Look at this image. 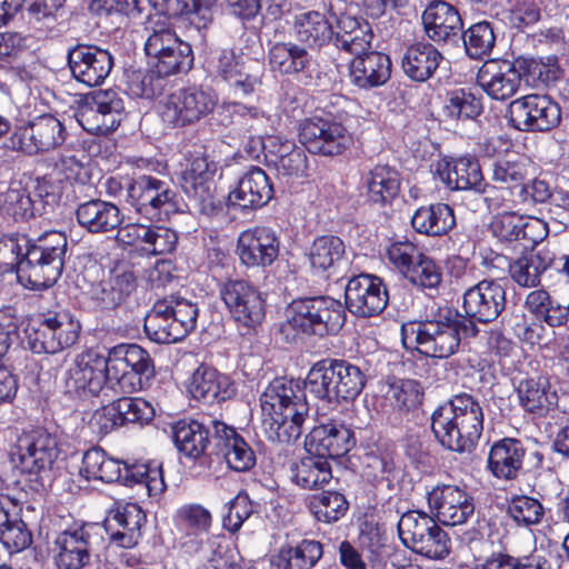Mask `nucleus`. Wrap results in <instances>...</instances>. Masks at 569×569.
Segmentation results:
<instances>
[{
  "mask_svg": "<svg viewBox=\"0 0 569 569\" xmlns=\"http://www.w3.org/2000/svg\"><path fill=\"white\" fill-rule=\"evenodd\" d=\"M260 406L263 431L270 441L291 443L300 438L309 405L299 382L273 379L262 392Z\"/></svg>",
  "mask_w": 569,
  "mask_h": 569,
  "instance_id": "1",
  "label": "nucleus"
},
{
  "mask_svg": "<svg viewBox=\"0 0 569 569\" xmlns=\"http://www.w3.org/2000/svg\"><path fill=\"white\" fill-rule=\"evenodd\" d=\"M126 200L151 221H163L179 209L178 194L169 181L151 174L132 178L126 188Z\"/></svg>",
  "mask_w": 569,
  "mask_h": 569,
  "instance_id": "8",
  "label": "nucleus"
},
{
  "mask_svg": "<svg viewBox=\"0 0 569 569\" xmlns=\"http://www.w3.org/2000/svg\"><path fill=\"white\" fill-rule=\"evenodd\" d=\"M431 430L443 448L471 452L483 430V410L479 400L466 392L453 396L432 412Z\"/></svg>",
  "mask_w": 569,
  "mask_h": 569,
  "instance_id": "2",
  "label": "nucleus"
},
{
  "mask_svg": "<svg viewBox=\"0 0 569 569\" xmlns=\"http://www.w3.org/2000/svg\"><path fill=\"white\" fill-rule=\"evenodd\" d=\"M220 296L238 327L249 333L264 319V301L251 283L229 279L220 288Z\"/></svg>",
  "mask_w": 569,
  "mask_h": 569,
  "instance_id": "18",
  "label": "nucleus"
},
{
  "mask_svg": "<svg viewBox=\"0 0 569 569\" xmlns=\"http://www.w3.org/2000/svg\"><path fill=\"white\" fill-rule=\"evenodd\" d=\"M401 333L405 346L415 343V348L427 357L445 359L459 349L457 327L447 318L403 325Z\"/></svg>",
  "mask_w": 569,
  "mask_h": 569,
  "instance_id": "12",
  "label": "nucleus"
},
{
  "mask_svg": "<svg viewBox=\"0 0 569 569\" xmlns=\"http://www.w3.org/2000/svg\"><path fill=\"white\" fill-rule=\"evenodd\" d=\"M68 64L74 80L88 87H96L104 82L114 62L108 50L80 43L68 50Z\"/></svg>",
  "mask_w": 569,
  "mask_h": 569,
  "instance_id": "23",
  "label": "nucleus"
},
{
  "mask_svg": "<svg viewBox=\"0 0 569 569\" xmlns=\"http://www.w3.org/2000/svg\"><path fill=\"white\" fill-rule=\"evenodd\" d=\"M323 555L322 543L313 539H303L297 546L283 545L272 557L277 569H311Z\"/></svg>",
  "mask_w": 569,
  "mask_h": 569,
  "instance_id": "48",
  "label": "nucleus"
},
{
  "mask_svg": "<svg viewBox=\"0 0 569 569\" xmlns=\"http://www.w3.org/2000/svg\"><path fill=\"white\" fill-rule=\"evenodd\" d=\"M177 321L171 317L167 302L157 301L144 318V331L157 343H174L184 339Z\"/></svg>",
  "mask_w": 569,
  "mask_h": 569,
  "instance_id": "52",
  "label": "nucleus"
},
{
  "mask_svg": "<svg viewBox=\"0 0 569 569\" xmlns=\"http://www.w3.org/2000/svg\"><path fill=\"white\" fill-rule=\"evenodd\" d=\"M507 119L519 131L545 132L560 123L561 110L549 96L531 93L510 102Z\"/></svg>",
  "mask_w": 569,
  "mask_h": 569,
  "instance_id": "16",
  "label": "nucleus"
},
{
  "mask_svg": "<svg viewBox=\"0 0 569 569\" xmlns=\"http://www.w3.org/2000/svg\"><path fill=\"white\" fill-rule=\"evenodd\" d=\"M272 197L270 178L261 168L251 167L229 192L227 206L229 209H257L267 204Z\"/></svg>",
  "mask_w": 569,
  "mask_h": 569,
  "instance_id": "28",
  "label": "nucleus"
},
{
  "mask_svg": "<svg viewBox=\"0 0 569 569\" xmlns=\"http://www.w3.org/2000/svg\"><path fill=\"white\" fill-rule=\"evenodd\" d=\"M218 103L216 93L202 87L191 86L170 93L160 104L163 122L182 128L194 124L210 114Z\"/></svg>",
  "mask_w": 569,
  "mask_h": 569,
  "instance_id": "11",
  "label": "nucleus"
},
{
  "mask_svg": "<svg viewBox=\"0 0 569 569\" xmlns=\"http://www.w3.org/2000/svg\"><path fill=\"white\" fill-rule=\"evenodd\" d=\"M462 40L470 58L483 59L491 53L496 43V34L490 22L480 21L463 31Z\"/></svg>",
  "mask_w": 569,
  "mask_h": 569,
  "instance_id": "59",
  "label": "nucleus"
},
{
  "mask_svg": "<svg viewBox=\"0 0 569 569\" xmlns=\"http://www.w3.org/2000/svg\"><path fill=\"white\" fill-rule=\"evenodd\" d=\"M212 421L204 423L193 419H181L172 425V440L178 451L190 459L200 458L210 442H213Z\"/></svg>",
  "mask_w": 569,
  "mask_h": 569,
  "instance_id": "38",
  "label": "nucleus"
},
{
  "mask_svg": "<svg viewBox=\"0 0 569 569\" xmlns=\"http://www.w3.org/2000/svg\"><path fill=\"white\" fill-rule=\"evenodd\" d=\"M272 70L283 76H297L310 71L312 56L301 44L295 42H274L268 51Z\"/></svg>",
  "mask_w": 569,
  "mask_h": 569,
  "instance_id": "44",
  "label": "nucleus"
},
{
  "mask_svg": "<svg viewBox=\"0 0 569 569\" xmlns=\"http://www.w3.org/2000/svg\"><path fill=\"white\" fill-rule=\"evenodd\" d=\"M402 543L430 559H442L450 551V539L437 522L425 512L411 510L401 516L398 522Z\"/></svg>",
  "mask_w": 569,
  "mask_h": 569,
  "instance_id": "9",
  "label": "nucleus"
},
{
  "mask_svg": "<svg viewBox=\"0 0 569 569\" xmlns=\"http://www.w3.org/2000/svg\"><path fill=\"white\" fill-rule=\"evenodd\" d=\"M542 465L543 455L538 449H527L515 438L496 441L488 453V469L500 480H515L520 471L539 470Z\"/></svg>",
  "mask_w": 569,
  "mask_h": 569,
  "instance_id": "14",
  "label": "nucleus"
},
{
  "mask_svg": "<svg viewBox=\"0 0 569 569\" xmlns=\"http://www.w3.org/2000/svg\"><path fill=\"white\" fill-rule=\"evenodd\" d=\"M293 29L300 43L319 49L335 38L332 24L323 12L308 10L295 16Z\"/></svg>",
  "mask_w": 569,
  "mask_h": 569,
  "instance_id": "42",
  "label": "nucleus"
},
{
  "mask_svg": "<svg viewBox=\"0 0 569 569\" xmlns=\"http://www.w3.org/2000/svg\"><path fill=\"white\" fill-rule=\"evenodd\" d=\"M174 521L178 528L190 537L183 546L191 543L190 549L198 550L203 536L209 531L212 522L211 512L199 503H188L181 506L176 515Z\"/></svg>",
  "mask_w": 569,
  "mask_h": 569,
  "instance_id": "49",
  "label": "nucleus"
},
{
  "mask_svg": "<svg viewBox=\"0 0 569 569\" xmlns=\"http://www.w3.org/2000/svg\"><path fill=\"white\" fill-rule=\"evenodd\" d=\"M299 139L310 153L326 157L342 154L352 143L348 129L330 116H313L301 121Z\"/></svg>",
  "mask_w": 569,
  "mask_h": 569,
  "instance_id": "15",
  "label": "nucleus"
},
{
  "mask_svg": "<svg viewBox=\"0 0 569 569\" xmlns=\"http://www.w3.org/2000/svg\"><path fill=\"white\" fill-rule=\"evenodd\" d=\"M477 84L495 100H507L519 89L520 72L509 62H486L477 73Z\"/></svg>",
  "mask_w": 569,
  "mask_h": 569,
  "instance_id": "36",
  "label": "nucleus"
},
{
  "mask_svg": "<svg viewBox=\"0 0 569 569\" xmlns=\"http://www.w3.org/2000/svg\"><path fill=\"white\" fill-rule=\"evenodd\" d=\"M179 182L186 196L201 213L214 212L217 200L213 193L212 178H192V181H188V183L187 178H179Z\"/></svg>",
  "mask_w": 569,
  "mask_h": 569,
  "instance_id": "61",
  "label": "nucleus"
},
{
  "mask_svg": "<svg viewBox=\"0 0 569 569\" xmlns=\"http://www.w3.org/2000/svg\"><path fill=\"white\" fill-rule=\"evenodd\" d=\"M367 376L360 367L342 359H322L309 370L306 389L320 400H355L363 390Z\"/></svg>",
  "mask_w": 569,
  "mask_h": 569,
  "instance_id": "4",
  "label": "nucleus"
},
{
  "mask_svg": "<svg viewBox=\"0 0 569 569\" xmlns=\"http://www.w3.org/2000/svg\"><path fill=\"white\" fill-rule=\"evenodd\" d=\"M506 303V290L500 283L481 280L465 291L461 308L468 318L489 323L501 315Z\"/></svg>",
  "mask_w": 569,
  "mask_h": 569,
  "instance_id": "24",
  "label": "nucleus"
},
{
  "mask_svg": "<svg viewBox=\"0 0 569 569\" xmlns=\"http://www.w3.org/2000/svg\"><path fill=\"white\" fill-rule=\"evenodd\" d=\"M68 137L67 127L58 116L42 113L18 126L11 142L14 149L36 156L59 149Z\"/></svg>",
  "mask_w": 569,
  "mask_h": 569,
  "instance_id": "10",
  "label": "nucleus"
},
{
  "mask_svg": "<svg viewBox=\"0 0 569 569\" xmlns=\"http://www.w3.org/2000/svg\"><path fill=\"white\" fill-rule=\"evenodd\" d=\"M355 443L353 432L346 425L330 421L311 429L306 437L305 448L308 453L335 459L348 453Z\"/></svg>",
  "mask_w": 569,
  "mask_h": 569,
  "instance_id": "31",
  "label": "nucleus"
},
{
  "mask_svg": "<svg viewBox=\"0 0 569 569\" xmlns=\"http://www.w3.org/2000/svg\"><path fill=\"white\" fill-rule=\"evenodd\" d=\"M222 108L232 114L239 123L263 136L273 132L278 122L276 116H271L254 106L232 101L223 102Z\"/></svg>",
  "mask_w": 569,
  "mask_h": 569,
  "instance_id": "56",
  "label": "nucleus"
},
{
  "mask_svg": "<svg viewBox=\"0 0 569 569\" xmlns=\"http://www.w3.org/2000/svg\"><path fill=\"white\" fill-rule=\"evenodd\" d=\"M423 391L421 385L411 379L396 380L388 386L385 399L389 406L399 413H407L422 403Z\"/></svg>",
  "mask_w": 569,
  "mask_h": 569,
  "instance_id": "55",
  "label": "nucleus"
},
{
  "mask_svg": "<svg viewBox=\"0 0 569 569\" xmlns=\"http://www.w3.org/2000/svg\"><path fill=\"white\" fill-rule=\"evenodd\" d=\"M137 277L127 263H120L110 270L109 276L92 284L89 295L99 309L110 310L127 300L136 290Z\"/></svg>",
  "mask_w": 569,
  "mask_h": 569,
  "instance_id": "29",
  "label": "nucleus"
},
{
  "mask_svg": "<svg viewBox=\"0 0 569 569\" xmlns=\"http://www.w3.org/2000/svg\"><path fill=\"white\" fill-rule=\"evenodd\" d=\"M213 447L221 455L229 469L236 472L251 470L257 457L247 440L233 428L221 421H212Z\"/></svg>",
  "mask_w": 569,
  "mask_h": 569,
  "instance_id": "27",
  "label": "nucleus"
},
{
  "mask_svg": "<svg viewBox=\"0 0 569 569\" xmlns=\"http://www.w3.org/2000/svg\"><path fill=\"white\" fill-rule=\"evenodd\" d=\"M389 296L383 280L377 276L360 273L349 279L345 289V310L361 318L381 313Z\"/></svg>",
  "mask_w": 569,
  "mask_h": 569,
  "instance_id": "20",
  "label": "nucleus"
},
{
  "mask_svg": "<svg viewBox=\"0 0 569 569\" xmlns=\"http://www.w3.org/2000/svg\"><path fill=\"white\" fill-rule=\"evenodd\" d=\"M144 485L149 496H160L166 482L160 465H131L124 470V486Z\"/></svg>",
  "mask_w": 569,
  "mask_h": 569,
  "instance_id": "60",
  "label": "nucleus"
},
{
  "mask_svg": "<svg viewBox=\"0 0 569 569\" xmlns=\"http://www.w3.org/2000/svg\"><path fill=\"white\" fill-rule=\"evenodd\" d=\"M126 468H131V465L110 458L104 450L93 447L84 452L80 473L87 480H100L107 483L120 482L124 485Z\"/></svg>",
  "mask_w": 569,
  "mask_h": 569,
  "instance_id": "45",
  "label": "nucleus"
},
{
  "mask_svg": "<svg viewBox=\"0 0 569 569\" xmlns=\"http://www.w3.org/2000/svg\"><path fill=\"white\" fill-rule=\"evenodd\" d=\"M389 56L379 51L355 57L350 62L349 78L359 89L370 90L383 86L391 76Z\"/></svg>",
  "mask_w": 569,
  "mask_h": 569,
  "instance_id": "37",
  "label": "nucleus"
},
{
  "mask_svg": "<svg viewBox=\"0 0 569 569\" xmlns=\"http://www.w3.org/2000/svg\"><path fill=\"white\" fill-rule=\"evenodd\" d=\"M442 60L443 56L435 44L417 41L405 49L401 69L410 80L425 82L435 76Z\"/></svg>",
  "mask_w": 569,
  "mask_h": 569,
  "instance_id": "39",
  "label": "nucleus"
},
{
  "mask_svg": "<svg viewBox=\"0 0 569 569\" xmlns=\"http://www.w3.org/2000/svg\"><path fill=\"white\" fill-rule=\"evenodd\" d=\"M513 335L521 341L531 346H541L549 342V333L541 320L528 318L523 312L513 313L509 320Z\"/></svg>",
  "mask_w": 569,
  "mask_h": 569,
  "instance_id": "64",
  "label": "nucleus"
},
{
  "mask_svg": "<svg viewBox=\"0 0 569 569\" xmlns=\"http://www.w3.org/2000/svg\"><path fill=\"white\" fill-rule=\"evenodd\" d=\"M293 482L302 489L315 490L332 479L331 466L321 455L309 453L291 468Z\"/></svg>",
  "mask_w": 569,
  "mask_h": 569,
  "instance_id": "51",
  "label": "nucleus"
},
{
  "mask_svg": "<svg viewBox=\"0 0 569 569\" xmlns=\"http://www.w3.org/2000/svg\"><path fill=\"white\" fill-rule=\"evenodd\" d=\"M37 206L28 184L22 186L21 182H12L2 194V209L16 220L40 216Z\"/></svg>",
  "mask_w": 569,
  "mask_h": 569,
  "instance_id": "58",
  "label": "nucleus"
},
{
  "mask_svg": "<svg viewBox=\"0 0 569 569\" xmlns=\"http://www.w3.org/2000/svg\"><path fill=\"white\" fill-rule=\"evenodd\" d=\"M445 110L451 118L475 119L482 112V103L470 90L456 89L448 93Z\"/></svg>",
  "mask_w": 569,
  "mask_h": 569,
  "instance_id": "62",
  "label": "nucleus"
},
{
  "mask_svg": "<svg viewBox=\"0 0 569 569\" xmlns=\"http://www.w3.org/2000/svg\"><path fill=\"white\" fill-rule=\"evenodd\" d=\"M308 508L318 521L333 523L347 513L349 502L338 491H323L310 497Z\"/></svg>",
  "mask_w": 569,
  "mask_h": 569,
  "instance_id": "57",
  "label": "nucleus"
},
{
  "mask_svg": "<svg viewBox=\"0 0 569 569\" xmlns=\"http://www.w3.org/2000/svg\"><path fill=\"white\" fill-rule=\"evenodd\" d=\"M429 506L436 511L439 522L459 526L473 516L472 497L458 486L445 485L435 488L428 497Z\"/></svg>",
  "mask_w": 569,
  "mask_h": 569,
  "instance_id": "26",
  "label": "nucleus"
},
{
  "mask_svg": "<svg viewBox=\"0 0 569 569\" xmlns=\"http://www.w3.org/2000/svg\"><path fill=\"white\" fill-rule=\"evenodd\" d=\"M144 522L146 513L131 502L117 503L104 521L111 541L122 548H132L138 543Z\"/></svg>",
  "mask_w": 569,
  "mask_h": 569,
  "instance_id": "34",
  "label": "nucleus"
},
{
  "mask_svg": "<svg viewBox=\"0 0 569 569\" xmlns=\"http://www.w3.org/2000/svg\"><path fill=\"white\" fill-rule=\"evenodd\" d=\"M76 217L78 223L90 233H106L119 229L123 218L114 203L101 199L79 203Z\"/></svg>",
  "mask_w": 569,
  "mask_h": 569,
  "instance_id": "40",
  "label": "nucleus"
},
{
  "mask_svg": "<svg viewBox=\"0 0 569 569\" xmlns=\"http://www.w3.org/2000/svg\"><path fill=\"white\" fill-rule=\"evenodd\" d=\"M81 326L68 311L47 312L38 328L27 335V346L33 353H58L73 346Z\"/></svg>",
  "mask_w": 569,
  "mask_h": 569,
  "instance_id": "13",
  "label": "nucleus"
},
{
  "mask_svg": "<svg viewBox=\"0 0 569 569\" xmlns=\"http://www.w3.org/2000/svg\"><path fill=\"white\" fill-rule=\"evenodd\" d=\"M488 263L493 269L508 268L510 279L519 287L536 288L540 286L542 274L550 268L552 258L543 251L531 252L512 261L503 254H495Z\"/></svg>",
  "mask_w": 569,
  "mask_h": 569,
  "instance_id": "33",
  "label": "nucleus"
},
{
  "mask_svg": "<svg viewBox=\"0 0 569 569\" xmlns=\"http://www.w3.org/2000/svg\"><path fill=\"white\" fill-rule=\"evenodd\" d=\"M522 208L501 210L491 223V231L501 241H513L520 238H530V232L541 224L538 219L526 220L518 214Z\"/></svg>",
  "mask_w": 569,
  "mask_h": 569,
  "instance_id": "54",
  "label": "nucleus"
},
{
  "mask_svg": "<svg viewBox=\"0 0 569 569\" xmlns=\"http://www.w3.org/2000/svg\"><path fill=\"white\" fill-rule=\"evenodd\" d=\"M190 396L204 405H214L233 398L237 393L236 383L216 368L201 365L189 378L187 385Z\"/></svg>",
  "mask_w": 569,
  "mask_h": 569,
  "instance_id": "30",
  "label": "nucleus"
},
{
  "mask_svg": "<svg viewBox=\"0 0 569 569\" xmlns=\"http://www.w3.org/2000/svg\"><path fill=\"white\" fill-rule=\"evenodd\" d=\"M366 184L368 198L375 203L386 204L399 192V173L389 166H376L368 172Z\"/></svg>",
  "mask_w": 569,
  "mask_h": 569,
  "instance_id": "53",
  "label": "nucleus"
},
{
  "mask_svg": "<svg viewBox=\"0 0 569 569\" xmlns=\"http://www.w3.org/2000/svg\"><path fill=\"white\" fill-rule=\"evenodd\" d=\"M94 526L83 525L61 532L57 539L54 561L58 569H82L89 565L97 542Z\"/></svg>",
  "mask_w": 569,
  "mask_h": 569,
  "instance_id": "25",
  "label": "nucleus"
},
{
  "mask_svg": "<svg viewBox=\"0 0 569 569\" xmlns=\"http://www.w3.org/2000/svg\"><path fill=\"white\" fill-rule=\"evenodd\" d=\"M146 31L144 51L157 72L172 76L192 67L191 46L178 37L168 19L150 18Z\"/></svg>",
  "mask_w": 569,
  "mask_h": 569,
  "instance_id": "5",
  "label": "nucleus"
},
{
  "mask_svg": "<svg viewBox=\"0 0 569 569\" xmlns=\"http://www.w3.org/2000/svg\"><path fill=\"white\" fill-rule=\"evenodd\" d=\"M16 455L22 472L49 471L59 455L57 438L41 428L24 432L18 438Z\"/></svg>",
  "mask_w": 569,
  "mask_h": 569,
  "instance_id": "21",
  "label": "nucleus"
},
{
  "mask_svg": "<svg viewBox=\"0 0 569 569\" xmlns=\"http://www.w3.org/2000/svg\"><path fill=\"white\" fill-rule=\"evenodd\" d=\"M345 243L336 236L316 238L307 252L312 272L326 278L338 273L345 262Z\"/></svg>",
  "mask_w": 569,
  "mask_h": 569,
  "instance_id": "41",
  "label": "nucleus"
},
{
  "mask_svg": "<svg viewBox=\"0 0 569 569\" xmlns=\"http://www.w3.org/2000/svg\"><path fill=\"white\" fill-rule=\"evenodd\" d=\"M520 406L527 411L543 416L557 403V395L551 391L549 381L543 378L521 380L517 387Z\"/></svg>",
  "mask_w": 569,
  "mask_h": 569,
  "instance_id": "50",
  "label": "nucleus"
},
{
  "mask_svg": "<svg viewBox=\"0 0 569 569\" xmlns=\"http://www.w3.org/2000/svg\"><path fill=\"white\" fill-rule=\"evenodd\" d=\"M123 111V100L116 91L99 90L79 106L76 118L87 132L108 134L118 128Z\"/></svg>",
  "mask_w": 569,
  "mask_h": 569,
  "instance_id": "19",
  "label": "nucleus"
},
{
  "mask_svg": "<svg viewBox=\"0 0 569 569\" xmlns=\"http://www.w3.org/2000/svg\"><path fill=\"white\" fill-rule=\"evenodd\" d=\"M280 247V236L274 229L258 226L239 234L237 253L241 263L248 268H267L279 257Z\"/></svg>",
  "mask_w": 569,
  "mask_h": 569,
  "instance_id": "22",
  "label": "nucleus"
},
{
  "mask_svg": "<svg viewBox=\"0 0 569 569\" xmlns=\"http://www.w3.org/2000/svg\"><path fill=\"white\" fill-rule=\"evenodd\" d=\"M413 230L428 237L447 234L456 226L453 209L446 203H433L418 208L411 217Z\"/></svg>",
  "mask_w": 569,
  "mask_h": 569,
  "instance_id": "46",
  "label": "nucleus"
},
{
  "mask_svg": "<svg viewBox=\"0 0 569 569\" xmlns=\"http://www.w3.org/2000/svg\"><path fill=\"white\" fill-rule=\"evenodd\" d=\"M528 176V162L526 159L517 157L516 159H498L492 163L491 180L499 184L492 186L498 197L513 198L516 192L522 187ZM491 184L485 183V189Z\"/></svg>",
  "mask_w": 569,
  "mask_h": 569,
  "instance_id": "47",
  "label": "nucleus"
},
{
  "mask_svg": "<svg viewBox=\"0 0 569 569\" xmlns=\"http://www.w3.org/2000/svg\"><path fill=\"white\" fill-rule=\"evenodd\" d=\"M104 361L109 387L116 393L131 395L142 390L154 373L150 355L136 343L112 347Z\"/></svg>",
  "mask_w": 569,
  "mask_h": 569,
  "instance_id": "7",
  "label": "nucleus"
},
{
  "mask_svg": "<svg viewBox=\"0 0 569 569\" xmlns=\"http://www.w3.org/2000/svg\"><path fill=\"white\" fill-rule=\"evenodd\" d=\"M345 322L343 305L328 296L296 299L287 309V325L307 336L337 335Z\"/></svg>",
  "mask_w": 569,
  "mask_h": 569,
  "instance_id": "6",
  "label": "nucleus"
},
{
  "mask_svg": "<svg viewBox=\"0 0 569 569\" xmlns=\"http://www.w3.org/2000/svg\"><path fill=\"white\" fill-rule=\"evenodd\" d=\"M20 264V280L33 290L52 287L61 277L68 239L64 232L50 230L37 239L27 237Z\"/></svg>",
  "mask_w": 569,
  "mask_h": 569,
  "instance_id": "3",
  "label": "nucleus"
},
{
  "mask_svg": "<svg viewBox=\"0 0 569 569\" xmlns=\"http://www.w3.org/2000/svg\"><path fill=\"white\" fill-rule=\"evenodd\" d=\"M423 30L435 43L457 41L463 23L458 10L446 1H433L422 13Z\"/></svg>",
  "mask_w": 569,
  "mask_h": 569,
  "instance_id": "35",
  "label": "nucleus"
},
{
  "mask_svg": "<svg viewBox=\"0 0 569 569\" xmlns=\"http://www.w3.org/2000/svg\"><path fill=\"white\" fill-rule=\"evenodd\" d=\"M169 76L160 74L152 67L147 72L134 71L129 76L128 89L134 97L152 99L163 92Z\"/></svg>",
  "mask_w": 569,
  "mask_h": 569,
  "instance_id": "63",
  "label": "nucleus"
},
{
  "mask_svg": "<svg viewBox=\"0 0 569 569\" xmlns=\"http://www.w3.org/2000/svg\"><path fill=\"white\" fill-rule=\"evenodd\" d=\"M485 191V202L488 209L493 211L522 208L530 203H543L552 197L549 183L541 179H533L529 183L523 182L513 198L496 197L499 194L492 187H488Z\"/></svg>",
  "mask_w": 569,
  "mask_h": 569,
  "instance_id": "43",
  "label": "nucleus"
},
{
  "mask_svg": "<svg viewBox=\"0 0 569 569\" xmlns=\"http://www.w3.org/2000/svg\"><path fill=\"white\" fill-rule=\"evenodd\" d=\"M435 174L449 190H475L486 194L481 168L475 158H442L436 164Z\"/></svg>",
  "mask_w": 569,
  "mask_h": 569,
  "instance_id": "32",
  "label": "nucleus"
},
{
  "mask_svg": "<svg viewBox=\"0 0 569 569\" xmlns=\"http://www.w3.org/2000/svg\"><path fill=\"white\" fill-rule=\"evenodd\" d=\"M106 368L108 363L104 356L98 351L88 349L81 352L64 372V392L78 398L98 396L106 388H110Z\"/></svg>",
  "mask_w": 569,
  "mask_h": 569,
  "instance_id": "17",
  "label": "nucleus"
}]
</instances>
